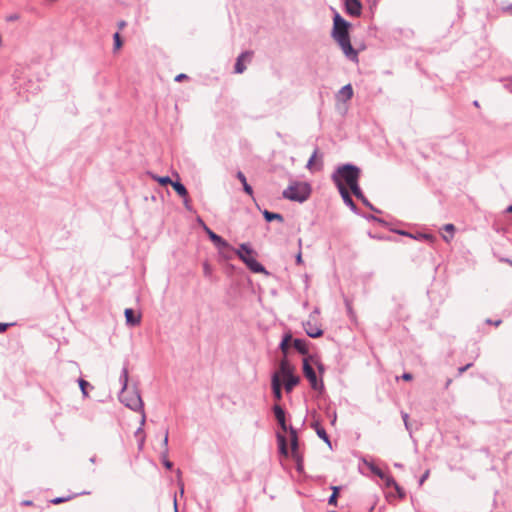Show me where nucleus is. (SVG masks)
Here are the masks:
<instances>
[{
	"mask_svg": "<svg viewBox=\"0 0 512 512\" xmlns=\"http://www.w3.org/2000/svg\"><path fill=\"white\" fill-rule=\"evenodd\" d=\"M360 174L361 170L358 167L352 164H345L337 168L332 175V179L337 188H349L355 197L363 199L364 195L358 184Z\"/></svg>",
	"mask_w": 512,
	"mask_h": 512,
	"instance_id": "nucleus-1",
	"label": "nucleus"
},
{
	"mask_svg": "<svg viewBox=\"0 0 512 512\" xmlns=\"http://www.w3.org/2000/svg\"><path fill=\"white\" fill-rule=\"evenodd\" d=\"M333 37L341 47L346 57L353 61L358 60L357 52L354 50L350 43L348 23L339 15H336L334 18Z\"/></svg>",
	"mask_w": 512,
	"mask_h": 512,
	"instance_id": "nucleus-2",
	"label": "nucleus"
},
{
	"mask_svg": "<svg viewBox=\"0 0 512 512\" xmlns=\"http://www.w3.org/2000/svg\"><path fill=\"white\" fill-rule=\"evenodd\" d=\"M120 401L128 408L134 411L141 412V421L140 424L143 426L146 421V415L144 412V404L141 399V396L137 389L133 387H128L126 384L120 394Z\"/></svg>",
	"mask_w": 512,
	"mask_h": 512,
	"instance_id": "nucleus-3",
	"label": "nucleus"
},
{
	"mask_svg": "<svg viewBox=\"0 0 512 512\" xmlns=\"http://www.w3.org/2000/svg\"><path fill=\"white\" fill-rule=\"evenodd\" d=\"M237 256L254 273H267L265 268L256 260V252L247 244H241L236 250Z\"/></svg>",
	"mask_w": 512,
	"mask_h": 512,
	"instance_id": "nucleus-4",
	"label": "nucleus"
},
{
	"mask_svg": "<svg viewBox=\"0 0 512 512\" xmlns=\"http://www.w3.org/2000/svg\"><path fill=\"white\" fill-rule=\"evenodd\" d=\"M275 418L278 424L281 427V432L277 433V440L279 444L280 453L287 457L288 456V448H287V438L285 434L289 431V427L286 425L285 412L281 406L275 405L273 408Z\"/></svg>",
	"mask_w": 512,
	"mask_h": 512,
	"instance_id": "nucleus-5",
	"label": "nucleus"
},
{
	"mask_svg": "<svg viewBox=\"0 0 512 512\" xmlns=\"http://www.w3.org/2000/svg\"><path fill=\"white\" fill-rule=\"evenodd\" d=\"M311 193L310 186L304 182H297L289 185L283 191V197L291 201L304 202Z\"/></svg>",
	"mask_w": 512,
	"mask_h": 512,
	"instance_id": "nucleus-6",
	"label": "nucleus"
},
{
	"mask_svg": "<svg viewBox=\"0 0 512 512\" xmlns=\"http://www.w3.org/2000/svg\"><path fill=\"white\" fill-rule=\"evenodd\" d=\"M304 329L306 333L312 338H318L322 336L323 330L321 328L319 311L315 310L312 312L308 319L304 322Z\"/></svg>",
	"mask_w": 512,
	"mask_h": 512,
	"instance_id": "nucleus-7",
	"label": "nucleus"
},
{
	"mask_svg": "<svg viewBox=\"0 0 512 512\" xmlns=\"http://www.w3.org/2000/svg\"><path fill=\"white\" fill-rule=\"evenodd\" d=\"M303 373H304L305 377L309 380L311 387L313 389L318 390V389L322 388V386H323L322 382L319 383L317 381L316 373H315L314 369L312 368V366L309 364L307 359H304V362H303Z\"/></svg>",
	"mask_w": 512,
	"mask_h": 512,
	"instance_id": "nucleus-8",
	"label": "nucleus"
},
{
	"mask_svg": "<svg viewBox=\"0 0 512 512\" xmlns=\"http://www.w3.org/2000/svg\"><path fill=\"white\" fill-rule=\"evenodd\" d=\"M287 433H288V439L290 441V446H291V456L295 460L299 461L300 455H299L297 432L293 427H289V431Z\"/></svg>",
	"mask_w": 512,
	"mask_h": 512,
	"instance_id": "nucleus-9",
	"label": "nucleus"
},
{
	"mask_svg": "<svg viewBox=\"0 0 512 512\" xmlns=\"http://www.w3.org/2000/svg\"><path fill=\"white\" fill-rule=\"evenodd\" d=\"M294 371V366H292L286 359H284L280 362L279 370L276 373H279L280 381H285L286 379L295 376Z\"/></svg>",
	"mask_w": 512,
	"mask_h": 512,
	"instance_id": "nucleus-10",
	"label": "nucleus"
},
{
	"mask_svg": "<svg viewBox=\"0 0 512 512\" xmlns=\"http://www.w3.org/2000/svg\"><path fill=\"white\" fill-rule=\"evenodd\" d=\"M253 57L252 51L243 52L236 60L235 63V73L241 74L246 70V66L244 62H250Z\"/></svg>",
	"mask_w": 512,
	"mask_h": 512,
	"instance_id": "nucleus-11",
	"label": "nucleus"
},
{
	"mask_svg": "<svg viewBox=\"0 0 512 512\" xmlns=\"http://www.w3.org/2000/svg\"><path fill=\"white\" fill-rule=\"evenodd\" d=\"M206 233L208 234L210 240L219 248H230V245L227 241H225L222 237L214 233L207 226L204 227Z\"/></svg>",
	"mask_w": 512,
	"mask_h": 512,
	"instance_id": "nucleus-12",
	"label": "nucleus"
},
{
	"mask_svg": "<svg viewBox=\"0 0 512 512\" xmlns=\"http://www.w3.org/2000/svg\"><path fill=\"white\" fill-rule=\"evenodd\" d=\"M125 319L126 323L130 326H137L141 322V314L136 313L133 309L127 308L125 309Z\"/></svg>",
	"mask_w": 512,
	"mask_h": 512,
	"instance_id": "nucleus-13",
	"label": "nucleus"
},
{
	"mask_svg": "<svg viewBox=\"0 0 512 512\" xmlns=\"http://www.w3.org/2000/svg\"><path fill=\"white\" fill-rule=\"evenodd\" d=\"M307 168L310 171H318L322 168V156L318 154V151L315 150L312 156L310 157Z\"/></svg>",
	"mask_w": 512,
	"mask_h": 512,
	"instance_id": "nucleus-14",
	"label": "nucleus"
},
{
	"mask_svg": "<svg viewBox=\"0 0 512 512\" xmlns=\"http://www.w3.org/2000/svg\"><path fill=\"white\" fill-rule=\"evenodd\" d=\"M162 447H163V450L161 452L162 462L167 469H171L173 467V463L168 460V432L167 431L165 432V435H164V438L162 441Z\"/></svg>",
	"mask_w": 512,
	"mask_h": 512,
	"instance_id": "nucleus-15",
	"label": "nucleus"
},
{
	"mask_svg": "<svg viewBox=\"0 0 512 512\" xmlns=\"http://www.w3.org/2000/svg\"><path fill=\"white\" fill-rule=\"evenodd\" d=\"M345 5L350 15L359 16L361 14L362 5L359 0H346Z\"/></svg>",
	"mask_w": 512,
	"mask_h": 512,
	"instance_id": "nucleus-16",
	"label": "nucleus"
},
{
	"mask_svg": "<svg viewBox=\"0 0 512 512\" xmlns=\"http://www.w3.org/2000/svg\"><path fill=\"white\" fill-rule=\"evenodd\" d=\"M353 96V88L351 84H347L343 86L339 92L337 93L338 101L346 102L350 100Z\"/></svg>",
	"mask_w": 512,
	"mask_h": 512,
	"instance_id": "nucleus-17",
	"label": "nucleus"
},
{
	"mask_svg": "<svg viewBox=\"0 0 512 512\" xmlns=\"http://www.w3.org/2000/svg\"><path fill=\"white\" fill-rule=\"evenodd\" d=\"M171 186L173 187V189L176 191V193L180 197L184 198V204L186 207H188L189 197H188V191L185 188V186L182 183H180L179 181H174Z\"/></svg>",
	"mask_w": 512,
	"mask_h": 512,
	"instance_id": "nucleus-18",
	"label": "nucleus"
},
{
	"mask_svg": "<svg viewBox=\"0 0 512 512\" xmlns=\"http://www.w3.org/2000/svg\"><path fill=\"white\" fill-rule=\"evenodd\" d=\"M382 480H384L385 485L387 487H393L396 490V492L398 493L400 498H404V496H405L404 490L396 483V481L394 480V478L392 476L385 474L384 478H382Z\"/></svg>",
	"mask_w": 512,
	"mask_h": 512,
	"instance_id": "nucleus-19",
	"label": "nucleus"
},
{
	"mask_svg": "<svg viewBox=\"0 0 512 512\" xmlns=\"http://www.w3.org/2000/svg\"><path fill=\"white\" fill-rule=\"evenodd\" d=\"M272 389L274 397L277 401H280L282 398V392H281V383L279 379V373H274L272 377Z\"/></svg>",
	"mask_w": 512,
	"mask_h": 512,
	"instance_id": "nucleus-20",
	"label": "nucleus"
},
{
	"mask_svg": "<svg viewBox=\"0 0 512 512\" xmlns=\"http://www.w3.org/2000/svg\"><path fill=\"white\" fill-rule=\"evenodd\" d=\"M341 197L346 205L350 206L352 209H355V203L353 202L350 193L347 188H338Z\"/></svg>",
	"mask_w": 512,
	"mask_h": 512,
	"instance_id": "nucleus-21",
	"label": "nucleus"
},
{
	"mask_svg": "<svg viewBox=\"0 0 512 512\" xmlns=\"http://www.w3.org/2000/svg\"><path fill=\"white\" fill-rule=\"evenodd\" d=\"M237 178H238V179L240 180V182L242 183L244 191H245L248 195L252 196V195H253V190H252V187L247 183V180H246L245 175H244L241 171H239V172L237 173Z\"/></svg>",
	"mask_w": 512,
	"mask_h": 512,
	"instance_id": "nucleus-22",
	"label": "nucleus"
},
{
	"mask_svg": "<svg viewBox=\"0 0 512 512\" xmlns=\"http://www.w3.org/2000/svg\"><path fill=\"white\" fill-rule=\"evenodd\" d=\"M293 346L296 350H298L301 354H307L308 353V348H307V344L304 340H301V339H295L293 341Z\"/></svg>",
	"mask_w": 512,
	"mask_h": 512,
	"instance_id": "nucleus-23",
	"label": "nucleus"
},
{
	"mask_svg": "<svg viewBox=\"0 0 512 512\" xmlns=\"http://www.w3.org/2000/svg\"><path fill=\"white\" fill-rule=\"evenodd\" d=\"M299 380V377L296 375L289 379H286L284 381L285 390L287 392H290L299 383Z\"/></svg>",
	"mask_w": 512,
	"mask_h": 512,
	"instance_id": "nucleus-24",
	"label": "nucleus"
},
{
	"mask_svg": "<svg viewBox=\"0 0 512 512\" xmlns=\"http://www.w3.org/2000/svg\"><path fill=\"white\" fill-rule=\"evenodd\" d=\"M263 216H264V218H265L268 222H270V221H272V220L283 221V217H282V215H281V214L273 213V212H269V211H267V210H265V211L263 212Z\"/></svg>",
	"mask_w": 512,
	"mask_h": 512,
	"instance_id": "nucleus-25",
	"label": "nucleus"
},
{
	"mask_svg": "<svg viewBox=\"0 0 512 512\" xmlns=\"http://www.w3.org/2000/svg\"><path fill=\"white\" fill-rule=\"evenodd\" d=\"M443 229H444V231H446L447 233L450 234V237H448L446 235H443V239L446 242H450V240L453 238V234H454V231H455V226L453 224H446V225H444Z\"/></svg>",
	"mask_w": 512,
	"mask_h": 512,
	"instance_id": "nucleus-26",
	"label": "nucleus"
},
{
	"mask_svg": "<svg viewBox=\"0 0 512 512\" xmlns=\"http://www.w3.org/2000/svg\"><path fill=\"white\" fill-rule=\"evenodd\" d=\"M153 179L155 181H157L162 186H165L167 184L172 185V183L174 182L168 176H156V175H153Z\"/></svg>",
	"mask_w": 512,
	"mask_h": 512,
	"instance_id": "nucleus-27",
	"label": "nucleus"
},
{
	"mask_svg": "<svg viewBox=\"0 0 512 512\" xmlns=\"http://www.w3.org/2000/svg\"><path fill=\"white\" fill-rule=\"evenodd\" d=\"M314 427L316 429L318 436L321 439H323L325 442L329 443V438H328L326 431L322 427H320L318 424H314Z\"/></svg>",
	"mask_w": 512,
	"mask_h": 512,
	"instance_id": "nucleus-28",
	"label": "nucleus"
},
{
	"mask_svg": "<svg viewBox=\"0 0 512 512\" xmlns=\"http://www.w3.org/2000/svg\"><path fill=\"white\" fill-rule=\"evenodd\" d=\"M332 490H333V493L330 496V498L328 500V503L330 505H336L337 504V497H338V494H339V488L334 486V487H332Z\"/></svg>",
	"mask_w": 512,
	"mask_h": 512,
	"instance_id": "nucleus-29",
	"label": "nucleus"
},
{
	"mask_svg": "<svg viewBox=\"0 0 512 512\" xmlns=\"http://www.w3.org/2000/svg\"><path fill=\"white\" fill-rule=\"evenodd\" d=\"M113 39H114V49L119 50L123 45L119 32H116L114 34Z\"/></svg>",
	"mask_w": 512,
	"mask_h": 512,
	"instance_id": "nucleus-30",
	"label": "nucleus"
},
{
	"mask_svg": "<svg viewBox=\"0 0 512 512\" xmlns=\"http://www.w3.org/2000/svg\"><path fill=\"white\" fill-rule=\"evenodd\" d=\"M78 383H79L80 389L83 393V396L87 397L88 396L87 387L89 386V383L84 379H79Z\"/></svg>",
	"mask_w": 512,
	"mask_h": 512,
	"instance_id": "nucleus-31",
	"label": "nucleus"
},
{
	"mask_svg": "<svg viewBox=\"0 0 512 512\" xmlns=\"http://www.w3.org/2000/svg\"><path fill=\"white\" fill-rule=\"evenodd\" d=\"M291 337L290 336H287L283 339L282 343H281V349L283 351V353H286L287 352V349L289 347V341H290Z\"/></svg>",
	"mask_w": 512,
	"mask_h": 512,
	"instance_id": "nucleus-32",
	"label": "nucleus"
},
{
	"mask_svg": "<svg viewBox=\"0 0 512 512\" xmlns=\"http://www.w3.org/2000/svg\"><path fill=\"white\" fill-rule=\"evenodd\" d=\"M370 469H371V471H372L375 475H377V476H378V477H380L381 479H382V478H384L385 473H384L380 468H378V467H376V466L372 465V466L370 467Z\"/></svg>",
	"mask_w": 512,
	"mask_h": 512,
	"instance_id": "nucleus-33",
	"label": "nucleus"
},
{
	"mask_svg": "<svg viewBox=\"0 0 512 512\" xmlns=\"http://www.w3.org/2000/svg\"><path fill=\"white\" fill-rule=\"evenodd\" d=\"M72 497L71 496H68V497H58V498H55L53 500H51V502L53 504H60V503H63V502H66V501H69L71 500Z\"/></svg>",
	"mask_w": 512,
	"mask_h": 512,
	"instance_id": "nucleus-34",
	"label": "nucleus"
},
{
	"mask_svg": "<svg viewBox=\"0 0 512 512\" xmlns=\"http://www.w3.org/2000/svg\"><path fill=\"white\" fill-rule=\"evenodd\" d=\"M187 78H188V76H187L186 74L181 73V74H178V75L175 77V81H177V82H181V81H183V80H185V79H187Z\"/></svg>",
	"mask_w": 512,
	"mask_h": 512,
	"instance_id": "nucleus-35",
	"label": "nucleus"
},
{
	"mask_svg": "<svg viewBox=\"0 0 512 512\" xmlns=\"http://www.w3.org/2000/svg\"><path fill=\"white\" fill-rule=\"evenodd\" d=\"M136 434H137V435H139V434H141V435H142V437H141V441H140V448H141V447L143 446V443H144V435H143V429H142V427H140V428L138 429V431L136 432Z\"/></svg>",
	"mask_w": 512,
	"mask_h": 512,
	"instance_id": "nucleus-36",
	"label": "nucleus"
},
{
	"mask_svg": "<svg viewBox=\"0 0 512 512\" xmlns=\"http://www.w3.org/2000/svg\"><path fill=\"white\" fill-rule=\"evenodd\" d=\"M9 326L8 323H0V332H5Z\"/></svg>",
	"mask_w": 512,
	"mask_h": 512,
	"instance_id": "nucleus-37",
	"label": "nucleus"
},
{
	"mask_svg": "<svg viewBox=\"0 0 512 512\" xmlns=\"http://www.w3.org/2000/svg\"><path fill=\"white\" fill-rule=\"evenodd\" d=\"M412 378H413L412 374H410V373H404L402 375V379L405 380V381H410V380H412Z\"/></svg>",
	"mask_w": 512,
	"mask_h": 512,
	"instance_id": "nucleus-38",
	"label": "nucleus"
},
{
	"mask_svg": "<svg viewBox=\"0 0 512 512\" xmlns=\"http://www.w3.org/2000/svg\"><path fill=\"white\" fill-rule=\"evenodd\" d=\"M296 262H297L298 264H302V263H303L302 253H301V252H299V253L297 254V256H296Z\"/></svg>",
	"mask_w": 512,
	"mask_h": 512,
	"instance_id": "nucleus-39",
	"label": "nucleus"
},
{
	"mask_svg": "<svg viewBox=\"0 0 512 512\" xmlns=\"http://www.w3.org/2000/svg\"><path fill=\"white\" fill-rule=\"evenodd\" d=\"M429 476V471H426L424 475L420 479V484H422Z\"/></svg>",
	"mask_w": 512,
	"mask_h": 512,
	"instance_id": "nucleus-40",
	"label": "nucleus"
},
{
	"mask_svg": "<svg viewBox=\"0 0 512 512\" xmlns=\"http://www.w3.org/2000/svg\"><path fill=\"white\" fill-rule=\"evenodd\" d=\"M469 367H471V364H467L466 366L459 368V374L465 372Z\"/></svg>",
	"mask_w": 512,
	"mask_h": 512,
	"instance_id": "nucleus-41",
	"label": "nucleus"
},
{
	"mask_svg": "<svg viewBox=\"0 0 512 512\" xmlns=\"http://www.w3.org/2000/svg\"><path fill=\"white\" fill-rule=\"evenodd\" d=\"M125 26H126V22L125 21H120L118 23V27H119L120 30L123 29Z\"/></svg>",
	"mask_w": 512,
	"mask_h": 512,
	"instance_id": "nucleus-42",
	"label": "nucleus"
},
{
	"mask_svg": "<svg viewBox=\"0 0 512 512\" xmlns=\"http://www.w3.org/2000/svg\"><path fill=\"white\" fill-rule=\"evenodd\" d=\"M403 419H404V422L407 424L408 415H407V414H404V415H403Z\"/></svg>",
	"mask_w": 512,
	"mask_h": 512,
	"instance_id": "nucleus-43",
	"label": "nucleus"
},
{
	"mask_svg": "<svg viewBox=\"0 0 512 512\" xmlns=\"http://www.w3.org/2000/svg\"><path fill=\"white\" fill-rule=\"evenodd\" d=\"M504 261H505L506 263H508L509 265H511V266H512V260L505 259Z\"/></svg>",
	"mask_w": 512,
	"mask_h": 512,
	"instance_id": "nucleus-44",
	"label": "nucleus"
},
{
	"mask_svg": "<svg viewBox=\"0 0 512 512\" xmlns=\"http://www.w3.org/2000/svg\"><path fill=\"white\" fill-rule=\"evenodd\" d=\"M507 211L512 213V205L508 207Z\"/></svg>",
	"mask_w": 512,
	"mask_h": 512,
	"instance_id": "nucleus-45",
	"label": "nucleus"
},
{
	"mask_svg": "<svg viewBox=\"0 0 512 512\" xmlns=\"http://www.w3.org/2000/svg\"><path fill=\"white\" fill-rule=\"evenodd\" d=\"M500 323H501V321L499 320V321L495 322V325L498 326Z\"/></svg>",
	"mask_w": 512,
	"mask_h": 512,
	"instance_id": "nucleus-46",
	"label": "nucleus"
}]
</instances>
